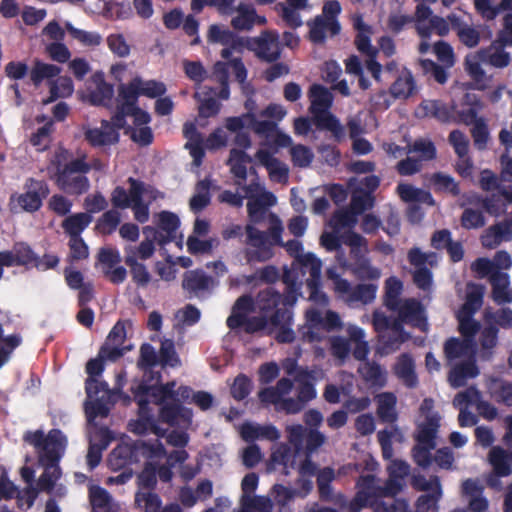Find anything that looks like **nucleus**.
Instances as JSON below:
<instances>
[{
  "mask_svg": "<svg viewBox=\"0 0 512 512\" xmlns=\"http://www.w3.org/2000/svg\"><path fill=\"white\" fill-rule=\"evenodd\" d=\"M23 441L34 447L44 471L37 481V490L51 493L61 478L59 462L64 455L67 438L60 429H51L47 435L42 430L26 431Z\"/></svg>",
  "mask_w": 512,
  "mask_h": 512,
  "instance_id": "nucleus-1",
  "label": "nucleus"
},
{
  "mask_svg": "<svg viewBox=\"0 0 512 512\" xmlns=\"http://www.w3.org/2000/svg\"><path fill=\"white\" fill-rule=\"evenodd\" d=\"M246 244L253 249H246L245 258L248 263L265 262L270 260L273 255L274 246H285L286 250L299 259L303 250L300 241L292 239L285 244L282 242L283 225L280 219L272 214L271 225L268 231H261L255 226L248 224L245 227Z\"/></svg>",
  "mask_w": 512,
  "mask_h": 512,
  "instance_id": "nucleus-2",
  "label": "nucleus"
},
{
  "mask_svg": "<svg viewBox=\"0 0 512 512\" xmlns=\"http://www.w3.org/2000/svg\"><path fill=\"white\" fill-rule=\"evenodd\" d=\"M91 171V165L85 158H75L57 167L56 184L63 192L79 196L90 188V181L86 176Z\"/></svg>",
  "mask_w": 512,
  "mask_h": 512,
  "instance_id": "nucleus-3",
  "label": "nucleus"
},
{
  "mask_svg": "<svg viewBox=\"0 0 512 512\" xmlns=\"http://www.w3.org/2000/svg\"><path fill=\"white\" fill-rule=\"evenodd\" d=\"M348 338L332 336L329 338V351L340 364L346 362L352 351L356 360H365L369 354V345L365 340V332L361 327L349 325L347 327Z\"/></svg>",
  "mask_w": 512,
  "mask_h": 512,
  "instance_id": "nucleus-4",
  "label": "nucleus"
},
{
  "mask_svg": "<svg viewBox=\"0 0 512 512\" xmlns=\"http://www.w3.org/2000/svg\"><path fill=\"white\" fill-rule=\"evenodd\" d=\"M305 318L307 326L303 327L300 333L303 341L309 343L323 340L324 335L319 331L320 329L326 332H333L343 327L339 314L332 310L326 311L325 316H323L321 311L311 308L306 311Z\"/></svg>",
  "mask_w": 512,
  "mask_h": 512,
  "instance_id": "nucleus-5",
  "label": "nucleus"
},
{
  "mask_svg": "<svg viewBox=\"0 0 512 512\" xmlns=\"http://www.w3.org/2000/svg\"><path fill=\"white\" fill-rule=\"evenodd\" d=\"M24 192L11 196V201H16L21 209L28 213H35L43 206V201L50 194V187L46 180L29 177L26 179Z\"/></svg>",
  "mask_w": 512,
  "mask_h": 512,
  "instance_id": "nucleus-6",
  "label": "nucleus"
},
{
  "mask_svg": "<svg viewBox=\"0 0 512 512\" xmlns=\"http://www.w3.org/2000/svg\"><path fill=\"white\" fill-rule=\"evenodd\" d=\"M249 51L261 62L278 61L282 55V43L278 31L267 29L261 31L258 36L251 37Z\"/></svg>",
  "mask_w": 512,
  "mask_h": 512,
  "instance_id": "nucleus-7",
  "label": "nucleus"
},
{
  "mask_svg": "<svg viewBox=\"0 0 512 512\" xmlns=\"http://www.w3.org/2000/svg\"><path fill=\"white\" fill-rule=\"evenodd\" d=\"M408 502L405 499H394L391 503L383 499L368 496L364 491H357L349 502V512H360L365 507H370L373 512H407Z\"/></svg>",
  "mask_w": 512,
  "mask_h": 512,
  "instance_id": "nucleus-8",
  "label": "nucleus"
},
{
  "mask_svg": "<svg viewBox=\"0 0 512 512\" xmlns=\"http://www.w3.org/2000/svg\"><path fill=\"white\" fill-rule=\"evenodd\" d=\"M180 227L179 217L170 211H161L158 214L157 228L146 226L143 233L153 236L155 242L163 247L177 238V231Z\"/></svg>",
  "mask_w": 512,
  "mask_h": 512,
  "instance_id": "nucleus-9",
  "label": "nucleus"
},
{
  "mask_svg": "<svg viewBox=\"0 0 512 512\" xmlns=\"http://www.w3.org/2000/svg\"><path fill=\"white\" fill-rule=\"evenodd\" d=\"M393 312H397L398 316L401 317V320H404L406 324L418 328L423 332L427 331L428 322L425 309L419 300L415 298L405 299Z\"/></svg>",
  "mask_w": 512,
  "mask_h": 512,
  "instance_id": "nucleus-10",
  "label": "nucleus"
},
{
  "mask_svg": "<svg viewBox=\"0 0 512 512\" xmlns=\"http://www.w3.org/2000/svg\"><path fill=\"white\" fill-rule=\"evenodd\" d=\"M159 420L169 426L188 428L192 423L193 412L181 403L173 401L163 404L159 410Z\"/></svg>",
  "mask_w": 512,
  "mask_h": 512,
  "instance_id": "nucleus-11",
  "label": "nucleus"
},
{
  "mask_svg": "<svg viewBox=\"0 0 512 512\" xmlns=\"http://www.w3.org/2000/svg\"><path fill=\"white\" fill-rule=\"evenodd\" d=\"M235 12L237 14L231 19V26L236 31H250L255 25L267 24L266 17L258 15L255 7L251 4L240 3L235 7Z\"/></svg>",
  "mask_w": 512,
  "mask_h": 512,
  "instance_id": "nucleus-12",
  "label": "nucleus"
},
{
  "mask_svg": "<svg viewBox=\"0 0 512 512\" xmlns=\"http://www.w3.org/2000/svg\"><path fill=\"white\" fill-rule=\"evenodd\" d=\"M251 37H242L229 29H222L219 25L213 24L208 30V41L212 43H220L228 46L236 52H243L244 49L249 50V41Z\"/></svg>",
  "mask_w": 512,
  "mask_h": 512,
  "instance_id": "nucleus-13",
  "label": "nucleus"
},
{
  "mask_svg": "<svg viewBox=\"0 0 512 512\" xmlns=\"http://www.w3.org/2000/svg\"><path fill=\"white\" fill-rule=\"evenodd\" d=\"M271 327L278 328L275 334V340L281 344H290L295 340L293 326V311L282 308L274 311L270 315Z\"/></svg>",
  "mask_w": 512,
  "mask_h": 512,
  "instance_id": "nucleus-14",
  "label": "nucleus"
},
{
  "mask_svg": "<svg viewBox=\"0 0 512 512\" xmlns=\"http://www.w3.org/2000/svg\"><path fill=\"white\" fill-rule=\"evenodd\" d=\"M511 455L501 447H493L489 452V461L493 467L494 475H491L487 484L491 488L499 489L501 487L500 477L509 476L512 472L509 465Z\"/></svg>",
  "mask_w": 512,
  "mask_h": 512,
  "instance_id": "nucleus-15",
  "label": "nucleus"
},
{
  "mask_svg": "<svg viewBox=\"0 0 512 512\" xmlns=\"http://www.w3.org/2000/svg\"><path fill=\"white\" fill-rule=\"evenodd\" d=\"M353 28L357 31L354 44L357 50L367 56L376 57L378 49L371 45L372 27L363 20V15L358 13L352 17Z\"/></svg>",
  "mask_w": 512,
  "mask_h": 512,
  "instance_id": "nucleus-16",
  "label": "nucleus"
},
{
  "mask_svg": "<svg viewBox=\"0 0 512 512\" xmlns=\"http://www.w3.org/2000/svg\"><path fill=\"white\" fill-rule=\"evenodd\" d=\"M229 329L235 330L244 327L247 334H254L271 327L270 316L259 314L258 316L230 315L226 320Z\"/></svg>",
  "mask_w": 512,
  "mask_h": 512,
  "instance_id": "nucleus-17",
  "label": "nucleus"
},
{
  "mask_svg": "<svg viewBox=\"0 0 512 512\" xmlns=\"http://www.w3.org/2000/svg\"><path fill=\"white\" fill-rule=\"evenodd\" d=\"M85 140L93 147L115 144L119 141V133L107 120H102L101 128H83Z\"/></svg>",
  "mask_w": 512,
  "mask_h": 512,
  "instance_id": "nucleus-18",
  "label": "nucleus"
},
{
  "mask_svg": "<svg viewBox=\"0 0 512 512\" xmlns=\"http://www.w3.org/2000/svg\"><path fill=\"white\" fill-rule=\"evenodd\" d=\"M309 27L308 38L314 44H322L325 42L326 33L331 36L338 35L341 30L339 21H327L323 16H316L313 20L307 22Z\"/></svg>",
  "mask_w": 512,
  "mask_h": 512,
  "instance_id": "nucleus-19",
  "label": "nucleus"
},
{
  "mask_svg": "<svg viewBox=\"0 0 512 512\" xmlns=\"http://www.w3.org/2000/svg\"><path fill=\"white\" fill-rule=\"evenodd\" d=\"M4 256L10 258V267L23 266L29 270L33 268L37 260V254L27 242H15L11 250L1 251Z\"/></svg>",
  "mask_w": 512,
  "mask_h": 512,
  "instance_id": "nucleus-20",
  "label": "nucleus"
},
{
  "mask_svg": "<svg viewBox=\"0 0 512 512\" xmlns=\"http://www.w3.org/2000/svg\"><path fill=\"white\" fill-rule=\"evenodd\" d=\"M286 373L288 375H293L295 373L294 380L298 383L297 397L304 405L316 397L317 393L315 386L309 381V378L311 377V373L309 371L297 369L296 364H292L291 366L286 367Z\"/></svg>",
  "mask_w": 512,
  "mask_h": 512,
  "instance_id": "nucleus-21",
  "label": "nucleus"
},
{
  "mask_svg": "<svg viewBox=\"0 0 512 512\" xmlns=\"http://www.w3.org/2000/svg\"><path fill=\"white\" fill-rule=\"evenodd\" d=\"M138 463L133 447L130 442L118 444L109 454L107 459L108 467L112 471H119L129 468L130 465Z\"/></svg>",
  "mask_w": 512,
  "mask_h": 512,
  "instance_id": "nucleus-22",
  "label": "nucleus"
},
{
  "mask_svg": "<svg viewBox=\"0 0 512 512\" xmlns=\"http://www.w3.org/2000/svg\"><path fill=\"white\" fill-rule=\"evenodd\" d=\"M128 184H132L133 203L129 208L132 209L136 221L146 223L150 217L149 204L143 201L145 184L133 177L127 179Z\"/></svg>",
  "mask_w": 512,
  "mask_h": 512,
  "instance_id": "nucleus-23",
  "label": "nucleus"
},
{
  "mask_svg": "<svg viewBox=\"0 0 512 512\" xmlns=\"http://www.w3.org/2000/svg\"><path fill=\"white\" fill-rule=\"evenodd\" d=\"M240 434L246 442H253L255 440L277 441L280 438L279 430L272 424L244 423L241 426Z\"/></svg>",
  "mask_w": 512,
  "mask_h": 512,
  "instance_id": "nucleus-24",
  "label": "nucleus"
},
{
  "mask_svg": "<svg viewBox=\"0 0 512 512\" xmlns=\"http://www.w3.org/2000/svg\"><path fill=\"white\" fill-rule=\"evenodd\" d=\"M312 122L318 130H326L332 133L335 140L340 141L344 137V127L338 118L329 110L310 112Z\"/></svg>",
  "mask_w": 512,
  "mask_h": 512,
  "instance_id": "nucleus-25",
  "label": "nucleus"
},
{
  "mask_svg": "<svg viewBox=\"0 0 512 512\" xmlns=\"http://www.w3.org/2000/svg\"><path fill=\"white\" fill-rule=\"evenodd\" d=\"M212 278L203 270H189L183 275L182 288L192 296H197L200 292L208 290Z\"/></svg>",
  "mask_w": 512,
  "mask_h": 512,
  "instance_id": "nucleus-26",
  "label": "nucleus"
},
{
  "mask_svg": "<svg viewBox=\"0 0 512 512\" xmlns=\"http://www.w3.org/2000/svg\"><path fill=\"white\" fill-rule=\"evenodd\" d=\"M479 374L475 358L456 364L449 372L448 380L452 387L459 388L465 385L468 378H474Z\"/></svg>",
  "mask_w": 512,
  "mask_h": 512,
  "instance_id": "nucleus-27",
  "label": "nucleus"
},
{
  "mask_svg": "<svg viewBox=\"0 0 512 512\" xmlns=\"http://www.w3.org/2000/svg\"><path fill=\"white\" fill-rule=\"evenodd\" d=\"M282 294L273 287L260 290L255 298L256 311L259 314L270 316L274 311L281 309Z\"/></svg>",
  "mask_w": 512,
  "mask_h": 512,
  "instance_id": "nucleus-28",
  "label": "nucleus"
},
{
  "mask_svg": "<svg viewBox=\"0 0 512 512\" xmlns=\"http://www.w3.org/2000/svg\"><path fill=\"white\" fill-rule=\"evenodd\" d=\"M416 115L435 118L442 123H449L452 120L450 108L440 100H423L416 111Z\"/></svg>",
  "mask_w": 512,
  "mask_h": 512,
  "instance_id": "nucleus-29",
  "label": "nucleus"
},
{
  "mask_svg": "<svg viewBox=\"0 0 512 512\" xmlns=\"http://www.w3.org/2000/svg\"><path fill=\"white\" fill-rule=\"evenodd\" d=\"M394 372L406 387H417L419 381L415 372V362L410 354L403 353L398 357Z\"/></svg>",
  "mask_w": 512,
  "mask_h": 512,
  "instance_id": "nucleus-30",
  "label": "nucleus"
},
{
  "mask_svg": "<svg viewBox=\"0 0 512 512\" xmlns=\"http://www.w3.org/2000/svg\"><path fill=\"white\" fill-rule=\"evenodd\" d=\"M444 354L449 361L462 357L475 358L474 342L469 339L451 337L444 343Z\"/></svg>",
  "mask_w": 512,
  "mask_h": 512,
  "instance_id": "nucleus-31",
  "label": "nucleus"
},
{
  "mask_svg": "<svg viewBox=\"0 0 512 512\" xmlns=\"http://www.w3.org/2000/svg\"><path fill=\"white\" fill-rule=\"evenodd\" d=\"M440 427V416L438 413L427 415L423 423L418 426V432L415 437L419 444H428L430 448L436 447V436Z\"/></svg>",
  "mask_w": 512,
  "mask_h": 512,
  "instance_id": "nucleus-32",
  "label": "nucleus"
},
{
  "mask_svg": "<svg viewBox=\"0 0 512 512\" xmlns=\"http://www.w3.org/2000/svg\"><path fill=\"white\" fill-rule=\"evenodd\" d=\"M93 218L88 213L79 212L66 217L61 224L69 238L81 237L82 232L90 225Z\"/></svg>",
  "mask_w": 512,
  "mask_h": 512,
  "instance_id": "nucleus-33",
  "label": "nucleus"
},
{
  "mask_svg": "<svg viewBox=\"0 0 512 512\" xmlns=\"http://www.w3.org/2000/svg\"><path fill=\"white\" fill-rule=\"evenodd\" d=\"M490 283L492 286V297L495 302L504 304L512 301V296L508 291L510 281L507 273L495 271L490 276Z\"/></svg>",
  "mask_w": 512,
  "mask_h": 512,
  "instance_id": "nucleus-34",
  "label": "nucleus"
},
{
  "mask_svg": "<svg viewBox=\"0 0 512 512\" xmlns=\"http://www.w3.org/2000/svg\"><path fill=\"white\" fill-rule=\"evenodd\" d=\"M96 88L89 93L90 102L97 106H107L114 95V87L105 81L102 74L94 75Z\"/></svg>",
  "mask_w": 512,
  "mask_h": 512,
  "instance_id": "nucleus-35",
  "label": "nucleus"
},
{
  "mask_svg": "<svg viewBox=\"0 0 512 512\" xmlns=\"http://www.w3.org/2000/svg\"><path fill=\"white\" fill-rule=\"evenodd\" d=\"M358 368L362 379L371 386L383 387L386 384V373L380 364L374 361L363 360Z\"/></svg>",
  "mask_w": 512,
  "mask_h": 512,
  "instance_id": "nucleus-36",
  "label": "nucleus"
},
{
  "mask_svg": "<svg viewBox=\"0 0 512 512\" xmlns=\"http://www.w3.org/2000/svg\"><path fill=\"white\" fill-rule=\"evenodd\" d=\"M310 112L329 110L332 106V93L321 84H313L309 89Z\"/></svg>",
  "mask_w": 512,
  "mask_h": 512,
  "instance_id": "nucleus-37",
  "label": "nucleus"
},
{
  "mask_svg": "<svg viewBox=\"0 0 512 512\" xmlns=\"http://www.w3.org/2000/svg\"><path fill=\"white\" fill-rule=\"evenodd\" d=\"M89 501L94 512H116L111 495L99 485L89 488Z\"/></svg>",
  "mask_w": 512,
  "mask_h": 512,
  "instance_id": "nucleus-38",
  "label": "nucleus"
},
{
  "mask_svg": "<svg viewBox=\"0 0 512 512\" xmlns=\"http://www.w3.org/2000/svg\"><path fill=\"white\" fill-rule=\"evenodd\" d=\"M130 443L138 462L141 458L153 459L161 457L165 453V448L159 439L153 441L135 440Z\"/></svg>",
  "mask_w": 512,
  "mask_h": 512,
  "instance_id": "nucleus-39",
  "label": "nucleus"
},
{
  "mask_svg": "<svg viewBox=\"0 0 512 512\" xmlns=\"http://www.w3.org/2000/svg\"><path fill=\"white\" fill-rule=\"evenodd\" d=\"M124 262L130 268L132 281L137 287H147L152 278L151 274L143 263L138 262L137 256L133 251L125 256Z\"/></svg>",
  "mask_w": 512,
  "mask_h": 512,
  "instance_id": "nucleus-40",
  "label": "nucleus"
},
{
  "mask_svg": "<svg viewBox=\"0 0 512 512\" xmlns=\"http://www.w3.org/2000/svg\"><path fill=\"white\" fill-rule=\"evenodd\" d=\"M396 403V396L391 392L378 395L377 415L382 422L394 423L397 421Z\"/></svg>",
  "mask_w": 512,
  "mask_h": 512,
  "instance_id": "nucleus-41",
  "label": "nucleus"
},
{
  "mask_svg": "<svg viewBox=\"0 0 512 512\" xmlns=\"http://www.w3.org/2000/svg\"><path fill=\"white\" fill-rule=\"evenodd\" d=\"M442 496V489L440 480L437 476L434 477V488L432 492L422 494L418 497L415 503L416 512H429L430 510L437 511L438 502Z\"/></svg>",
  "mask_w": 512,
  "mask_h": 512,
  "instance_id": "nucleus-42",
  "label": "nucleus"
},
{
  "mask_svg": "<svg viewBox=\"0 0 512 512\" xmlns=\"http://www.w3.org/2000/svg\"><path fill=\"white\" fill-rule=\"evenodd\" d=\"M416 88L413 75L410 71H403L390 87V93L394 98L406 99L410 97Z\"/></svg>",
  "mask_w": 512,
  "mask_h": 512,
  "instance_id": "nucleus-43",
  "label": "nucleus"
},
{
  "mask_svg": "<svg viewBox=\"0 0 512 512\" xmlns=\"http://www.w3.org/2000/svg\"><path fill=\"white\" fill-rule=\"evenodd\" d=\"M131 389L146 399L150 400V398H152L153 402L160 406L166 404V400H170L169 395L161 384L158 383L150 385L142 381L136 386L131 387Z\"/></svg>",
  "mask_w": 512,
  "mask_h": 512,
  "instance_id": "nucleus-44",
  "label": "nucleus"
},
{
  "mask_svg": "<svg viewBox=\"0 0 512 512\" xmlns=\"http://www.w3.org/2000/svg\"><path fill=\"white\" fill-rule=\"evenodd\" d=\"M211 182L208 178L198 181L196 184V193L191 197L190 209L198 213L205 209L211 202L210 195Z\"/></svg>",
  "mask_w": 512,
  "mask_h": 512,
  "instance_id": "nucleus-45",
  "label": "nucleus"
},
{
  "mask_svg": "<svg viewBox=\"0 0 512 512\" xmlns=\"http://www.w3.org/2000/svg\"><path fill=\"white\" fill-rule=\"evenodd\" d=\"M252 161L251 157L243 150L233 148L230 150L227 164L230 165L231 173L243 181L247 178V163Z\"/></svg>",
  "mask_w": 512,
  "mask_h": 512,
  "instance_id": "nucleus-46",
  "label": "nucleus"
},
{
  "mask_svg": "<svg viewBox=\"0 0 512 512\" xmlns=\"http://www.w3.org/2000/svg\"><path fill=\"white\" fill-rule=\"evenodd\" d=\"M403 290L402 282L396 277H389L385 282L384 305L388 310L394 311L403 303L400 295Z\"/></svg>",
  "mask_w": 512,
  "mask_h": 512,
  "instance_id": "nucleus-47",
  "label": "nucleus"
},
{
  "mask_svg": "<svg viewBox=\"0 0 512 512\" xmlns=\"http://www.w3.org/2000/svg\"><path fill=\"white\" fill-rule=\"evenodd\" d=\"M479 57L482 61L488 62L496 68H505L510 64L511 57L502 47H493L482 49L479 51Z\"/></svg>",
  "mask_w": 512,
  "mask_h": 512,
  "instance_id": "nucleus-48",
  "label": "nucleus"
},
{
  "mask_svg": "<svg viewBox=\"0 0 512 512\" xmlns=\"http://www.w3.org/2000/svg\"><path fill=\"white\" fill-rule=\"evenodd\" d=\"M54 132V122L52 119L48 120L42 127H39L30 136V144L36 148L37 151L47 150L52 142V133Z\"/></svg>",
  "mask_w": 512,
  "mask_h": 512,
  "instance_id": "nucleus-49",
  "label": "nucleus"
},
{
  "mask_svg": "<svg viewBox=\"0 0 512 512\" xmlns=\"http://www.w3.org/2000/svg\"><path fill=\"white\" fill-rule=\"evenodd\" d=\"M121 222V214L116 209L105 211L97 220L95 229L102 235L114 233Z\"/></svg>",
  "mask_w": 512,
  "mask_h": 512,
  "instance_id": "nucleus-50",
  "label": "nucleus"
},
{
  "mask_svg": "<svg viewBox=\"0 0 512 512\" xmlns=\"http://www.w3.org/2000/svg\"><path fill=\"white\" fill-rule=\"evenodd\" d=\"M74 85L70 78L61 77L50 85L49 97L43 100V104H49L56 101L58 98H65L72 95Z\"/></svg>",
  "mask_w": 512,
  "mask_h": 512,
  "instance_id": "nucleus-51",
  "label": "nucleus"
},
{
  "mask_svg": "<svg viewBox=\"0 0 512 512\" xmlns=\"http://www.w3.org/2000/svg\"><path fill=\"white\" fill-rule=\"evenodd\" d=\"M61 68L54 64H47L36 61L30 72V79L34 85H39L45 79H51L58 76Z\"/></svg>",
  "mask_w": 512,
  "mask_h": 512,
  "instance_id": "nucleus-52",
  "label": "nucleus"
},
{
  "mask_svg": "<svg viewBox=\"0 0 512 512\" xmlns=\"http://www.w3.org/2000/svg\"><path fill=\"white\" fill-rule=\"evenodd\" d=\"M431 182L436 192H447L456 197L460 194L459 184L450 175L436 172L431 177Z\"/></svg>",
  "mask_w": 512,
  "mask_h": 512,
  "instance_id": "nucleus-53",
  "label": "nucleus"
},
{
  "mask_svg": "<svg viewBox=\"0 0 512 512\" xmlns=\"http://www.w3.org/2000/svg\"><path fill=\"white\" fill-rule=\"evenodd\" d=\"M276 10L282 21L291 29H297L303 25L299 8H292L286 4L279 2L276 4Z\"/></svg>",
  "mask_w": 512,
  "mask_h": 512,
  "instance_id": "nucleus-54",
  "label": "nucleus"
},
{
  "mask_svg": "<svg viewBox=\"0 0 512 512\" xmlns=\"http://www.w3.org/2000/svg\"><path fill=\"white\" fill-rule=\"evenodd\" d=\"M267 202L264 203L261 199L250 200L247 203V212L252 222H259L263 219L266 212V205H273L276 201L275 196L268 192L264 195Z\"/></svg>",
  "mask_w": 512,
  "mask_h": 512,
  "instance_id": "nucleus-55",
  "label": "nucleus"
},
{
  "mask_svg": "<svg viewBox=\"0 0 512 512\" xmlns=\"http://www.w3.org/2000/svg\"><path fill=\"white\" fill-rule=\"evenodd\" d=\"M129 426L130 431L137 435H145L148 432H152L157 436L164 435V431L157 425L155 417H138V419L130 423Z\"/></svg>",
  "mask_w": 512,
  "mask_h": 512,
  "instance_id": "nucleus-56",
  "label": "nucleus"
},
{
  "mask_svg": "<svg viewBox=\"0 0 512 512\" xmlns=\"http://www.w3.org/2000/svg\"><path fill=\"white\" fill-rule=\"evenodd\" d=\"M135 504L143 508L144 512H159L162 508V501L159 495L150 491H138L135 494Z\"/></svg>",
  "mask_w": 512,
  "mask_h": 512,
  "instance_id": "nucleus-57",
  "label": "nucleus"
},
{
  "mask_svg": "<svg viewBox=\"0 0 512 512\" xmlns=\"http://www.w3.org/2000/svg\"><path fill=\"white\" fill-rule=\"evenodd\" d=\"M303 272L309 273L307 280H321L322 263L313 253H306L299 257Z\"/></svg>",
  "mask_w": 512,
  "mask_h": 512,
  "instance_id": "nucleus-58",
  "label": "nucleus"
},
{
  "mask_svg": "<svg viewBox=\"0 0 512 512\" xmlns=\"http://www.w3.org/2000/svg\"><path fill=\"white\" fill-rule=\"evenodd\" d=\"M66 28L69 34L81 44L88 47L99 46L102 42V37L97 32L85 31L82 29L75 28L71 24H67Z\"/></svg>",
  "mask_w": 512,
  "mask_h": 512,
  "instance_id": "nucleus-59",
  "label": "nucleus"
},
{
  "mask_svg": "<svg viewBox=\"0 0 512 512\" xmlns=\"http://www.w3.org/2000/svg\"><path fill=\"white\" fill-rule=\"evenodd\" d=\"M110 201L113 209H128L132 206L133 196H132V184H129V191H127L122 186H116L112 192Z\"/></svg>",
  "mask_w": 512,
  "mask_h": 512,
  "instance_id": "nucleus-60",
  "label": "nucleus"
},
{
  "mask_svg": "<svg viewBox=\"0 0 512 512\" xmlns=\"http://www.w3.org/2000/svg\"><path fill=\"white\" fill-rule=\"evenodd\" d=\"M376 292L377 285L375 284H357L353 288L350 302H361L362 304H369L374 301Z\"/></svg>",
  "mask_w": 512,
  "mask_h": 512,
  "instance_id": "nucleus-61",
  "label": "nucleus"
},
{
  "mask_svg": "<svg viewBox=\"0 0 512 512\" xmlns=\"http://www.w3.org/2000/svg\"><path fill=\"white\" fill-rule=\"evenodd\" d=\"M252 382L245 374H239L230 388L231 396L237 400H244L251 392Z\"/></svg>",
  "mask_w": 512,
  "mask_h": 512,
  "instance_id": "nucleus-62",
  "label": "nucleus"
},
{
  "mask_svg": "<svg viewBox=\"0 0 512 512\" xmlns=\"http://www.w3.org/2000/svg\"><path fill=\"white\" fill-rule=\"evenodd\" d=\"M460 222L464 229H479L485 225V217L479 210L466 208L461 215Z\"/></svg>",
  "mask_w": 512,
  "mask_h": 512,
  "instance_id": "nucleus-63",
  "label": "nucleus"
},
{
  "mask_svg": "<svg viewBox=\"0 0 512 512\" xmlns=\"http://www.w3.org/2000/svg\"><path fill=\"white\" fill-rule=\"evenodd\" d=\"M158 360L162 366L169 365L175 367L180 363L172 340H164L161 342Z\"/></svg>",
  "mask_w": 512,
  "mask_h": 512,
  "instance_id": "nucleus-64",
  "label": "nucleus"
}]
</instances>
